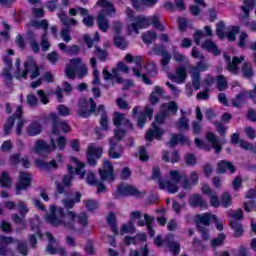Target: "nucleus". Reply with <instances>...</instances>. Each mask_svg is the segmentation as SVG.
Listing matches in <instances>:
<instances>
[{"instance_id":"9b49d317","label":"nucleus","mask_w":256,"mask_h":256,"mask_svg":"<svg viewBox=\"0 0 256 256\" xmlns=\"http://www.w3.org/2000/svg\"><path fill=\"white\" fill-rule=\"evenodd\" d=\"M224 61L226 62L227 66L226 69L232 75H239V65H241L245 61V56H229L227 53L223 54Z\"/></svg>"},{"instance_id":"f704fd0d","label":"nucleus","mask_w":256,"mask_h":256,"mask_svg":"<svg viewBox=\"0 0 256 256\" xmlns=\"http://www.w3.org/2000/svg\"><path fill=\"white\" fill-rule=\"evenodd\" d=\"M230 227L234 231V237L239 239V237H243V233H245V229H243V224L237 220H230Z\"/></svg>"},{"instance_id":"58836bf2","label":"nucleus","mask_w":256,"mask_h":256,"mask_svg":"<svg viewBox=\"0 0 256 256\" xmlns=\"http://www.w3.org/2000/svg\"><path fill=\"white\" fill-rule=\"evenodd\" d=\"M233 205V198L229 192H224L220 197V206L229 209Z\"/></svg>"},{"instance_id":"4c0bfd02","label":"nucleus","mask_w":256,"mask_h":256,"mask_svg":"<svg viewBox=\"0 0 256 256\" xmlns=\"http://www.w3.org/2000/svg\"><path fill=\"white\" fill-rule=\"evenodd\" d=\"M27 135L30 137H35L36 135L41 134V124L39 122H32L26 128Z\"/></svg>"},{"instance_id":"aec40b11","label":"nucleus","mask_w":256,"mask_h":256,"mask_svg":"<svg viewBox=\"0 0 256 256\" xmlns=\"http://www.w3.org/2000/svg\"><path fill=\"white\" fill-rule=\"evenodd\" d=\"M15 243L13 236H0V255L6 256L11 253V248L8 245Z\"/></svg>"},{"instance_id":"37998d69","label":"nucleus","mask_w":256,"mask_h":256,"mask_svg":"<svg viewBox=\"0 0 256 256\" xmlns=\"http://www.w3.org/2000/svg\"><path fill=\"white\" fill-rule=\"evenodd\" d=\"M142 41L146 45H151L157 41V33L155 31H148L142 34Z\"/></svg>"},{"instance_id":"09e8293b","label":"nucleus","mask_w":256,"mask_h":256,"mask_svg":"<svg viewBox=\"0 0 256 256\" xmlns=\"http://www.w3.org/2000/svg\"><path fill=\"white\" fill-rule=\"evenodd\" d=\"M216 79L218 91H226V89L229 87L227 78L224 75H217Z\"/></svg>"},{"instance_id":"4d7b16f0","label":"nucleus","mask_w":256,"mask_h":256,"mask_svg":"<svg viewBox=\"0 0 256 256\" xmlns=\"http://www.w3.org/2000/svg\"><path fill=\"white\" fill-rule=\"evenodd\" d=\"M216 35L219 39H225V22L223 20L216 24Z\"/></svg>"},{"instance_id":"f8f14e48","label":"nucleus","mask_w":256,"mask_h":256,"mask_svg":"<svg viewBox=\"0 0 256 256\" xmlns=\"http://www.w3.org/2000/svg\"><path fill=\"white\" fill-rule=\"evenodd\" d=\"M101 157H103V148L96 147L94 143L90 144L86 152L88 165L95 167L97 165V159H101Z\"/></svg>"},{"instance_id":"a211bd4d","label":"nucleus","mask_w":256,"mask_h":256,"mask_svg":"<svg viewBox=\"0 0 256 256\" xmlns=\"http://www.w3.org/2000/svg\"><path fill=\"white\" fill-rule=\"evenodd\" d=\"M195 219H196V228H197V225H204V227H211V223H213V220L217 219V215L212 213L197 214L195 216Z\"/></svg>"},{"instance_id":"864d4df0","label":"nucleus","mask_w":256,"mask_h":256,"mask_svg":"<svg viewBox=\"0 0 256 256\" xmlns=\"http://www.w3.org/2000/svg\"><path fill=\"white\" fill-rule=\"evenodd\" d=\"M81 51V47L79 45L74 44L71 46H65V54L70 55L71 57H75V55H79V52Z\"/></svg>"},{"instance_id":"e2e57ef3","label":"nucleus","mask_w":256,"mask_h":256,"mask_svg":"<svg viewBox=\"0 0 256 256\" xmlns=\"http://www.w3.org/2000/svg\"><path fill=\"white\" fill-rule=\"evenodd\" d=\"M177 127L183 131H189V119L185 116H181L177 122Z\"/></svg>"},{"instance_id":"2f4dec72","label":"nucleus","mask_w":256,"mask_h":256,"mask_svg":"<svg viewBox=\"0 0 256 256\" xmlns=\"http://www.w3.org/2000/svg\"><path fill=\"white\" fill-rule=\"evenodd\" d=\"M203 49H206L208 53H212V55H215V57L221 55V50H219V47H217V44L211 40H206L202 44Z\"/></svg>"},{"instance_id":"473e14b6","label":"nucleus","mask_w":256,"mask_h":256,"mask_svg":"<svg viewBox=\"0 0 256 256\" xmlns=\"http://www.w3.org/2000/svg\"><path fill=\"white\" fill-rule=\"evenodd\" d=\"M106 221L112 233H114V235H119V225H117V216L115 215V212H110Z\"/></svg>"},{"instance_id":"f3484780","label":"nucleus","mask_w":256,"mask_h":256,"mask_svg":"<svg viewBox=\"0 0 256 256\" xmlns=\"http://www.w3.org/2000/svg\"><path fill=\"white\" fill-rule=\"evenodd\" d=\"M110 148L108 149V157L110 159H121L123 155V145L115 142L113 139H109Z\"/></svg>"},{"instance_id":"79ce46f5","label":"nucleus","mask_w":256,"mask_h":256,"mask_svg":"<svg viewBox=\"0 0 256 256\" xmlns=\"http://www.w3.org/2000/svg\"><path fill=\"white\" fill-rule=\"evenodd\" d=\"M144 69L146 70V72L150 77H157V75L159 74V70L157 69V64H155V62L153 61H148L145 64Z\"/></svg>"},{"instance_id":"69168bd1","label":"nucleus","mask_w":256,"mask_h":256,"mask_svg":"<svg viewBox=\"0 0 256 256\" xmlns=\"http://www.w3.org/2000/svg\"><path fill=\"white\" fill-rule=\"evenodd\" d=\"M185 163L189 167H195L197 165V157L193 153L186 154Z\"/></svg>"},{"instance_id":"a18cd8bd","label":"nucleus","mask_w":256,"mask_h":256,"mask_svg":"<svg viewBox=\"0 0 256 256\" xmlns=\"http://www.w3.org/2000/svg\"><path fill=\"white\" fill-rule=\"evenodd\" d=\"M94 55L101 63H105V61H107V57H109L107 50H103L99 46H95Z\"/></svg>"},{"instance_id":"338daca9","label":"nucleus","mask_w":256,"mask_h":256,"mask_svg":"<svg viewBox=\"0 0 256 256\" xmlns=\"http://www.w3.org/2000/svg\"><path fill=\"white\" fill-rule=\"evenodd\" d=\"M228 217H231L234 221H243V209L238 208L236 211L229 213Z\"/></svg>"},{"instance_id":"e433bc0d","label":"nucleus","mask_w":256,"mask_h":256,"mask_svg":"<svg viewBox=\"0 0 256 256\" xmlns=\"http://www.w3.org/2000/svg\"><path fill=\"white\" fill-rule=\"evenodd\" d=\"M147 22L146 25L150 27V25H153L155 29H158V31H165V26L159 21V16H150L146 18Z\"/></svg>"},{"instance_id":"1a4fd4ad","label":"nucleus","mask_w":256,"mask_h":256,"mask_svg":"<svg viewBox=\"0 0 256 256\" xmlns=\"http://www.w3.org/2000/svg\"><path fill=\"white\" fill-rule=\"evenodd\" d=\"M117 193L122 197H136V199H141L147 195L145 190L139 191L135 186L124 185L123 183L117 186Z\"/></svg>"},{"instance_id":"cd10ccee","label":"nucleus","mask_w":256,"mask_h":256,"mask_svg":"<svg viewBox=\"0 0 256 256\" xmlns=\"http://www.w3.org/2000/svg\"><path fill=\"white\" fill-rule=\"evenodd\" d=\"M137 68H132V71L134 75L140 79H142V82H144L145 85H153V81L147 76V74H142L141 70L143 69V65L141 64V61L136 62Z\"/></svg>"},{"instance_id":"b1692460","label":"nucleus","mask_w":256,"mask_h":256,"mask_svg":"<svg viewBox=\"0 0 256 256\" xmlns=\"http://www.w3.org/2000/svg\"><path fill=\"white\" fill-rule=\"evenodd\" d=\"M77 65H81V58L70 59V66H67L65 69V75L69 79H75L77 77Z\"/></svg>"},{"instance_id":"0eeeda50","label":"nucleus","mask_w":256,"mask_h":256,"mask_svg":"<svg viewBox=\"0 0 256 256\" xmlns=\"http://www.w3.org/2000/svg\"><path fill=\"white\" fill-rule=\"evenodd\" d=\"M49 211L50 212L45 216L46 223L53 225V227H59L65 218V210L63 207H56L55 205H51Z\"/></svg>"},{"instance_id":"bb28decb","label":"nucleus","mask_w":256,"mask_h":256,"mask_svg":"<svg viewBox=\"0 0 256 256\" xmlns=\"http://www.w3.org/2000/svg\"><path fill=\"white\" fill-rule=\"evenodd\" d=\"M206 140L208 143H211L216 155H219L221 151H223V146H221V143H219V140L217 139V136L213 132H207L206 133Z\"/></svg>"},{"instance_id":"6ab92c4d","label":"nucleus","mask_w":256,"mask_h":256,"mask_svg":"<svg viewBox=\"0 0 256 256\" xmlns=\"http://www.w3.org/2000/svg\"><path fill=\"white\" fill-rule=\"evenodd\" d=\"M31 185V174L29 172H20L19 182L16 184V194L19 195V191L27 189Z\"/></svg>"},{"instance_id":"5fc2aeb1","label":"nucleus","mask_w":256,"mask_h":256,"mask_svg":"<svg viewBox=\"0 0 256 256\" xmlns=\"http://www.w3.org/2000/svg\"><path fill=\"white\" fill-rule=\"evenodd\" d=\"M87 73V66L83 64V61L81 60V64L76 65V75L78 76V79H83Z\"/></svg>"},{"instance_id":"de8ad7c7","label":"nucleus","mask_w":256,"mask_h":256,"mask_svg":"<svg viewBox=\"0 0 256 256\" xmlns=\"http://www.w3.org/2000/svg\"><path fill=\"white\" fill-rule=\"evenodd\" d=\"M225 239H227V236L225 235V233L222 232V233L218 234V237L213 238L211 240L210 245L213 249H217V247H221V245H223V243H225Z\"/></svg>"},{"instance_id":"c85d7f7f","label":"nucleus","mask_w":256,"mask_h":256,"mask_svg":"<svg viewBox=\"0 0 256 256\" xmlns=\"http://www.w3.org/2000/svg\"><path fill=\"white\" fill-rule=\"evenodd\" d=\"M188 203L193 209L197 207H200V209H207V202L199 194H194L192 197H190Z\"/></svg>"},{"instance_id":"c03bdc74","label":"nucleus","mask_w":256,"mask_h":256,"mask_svg":"<svg viewBox=\"0 0 256 256\" xmlns=\"http://www.w3.org/2000/svg\"><path fill=\"white\" fill-rule=\"evenodd\" d=\"M12 180L11 176H9V173L6 171L2 172L0 174V187H3L4 189H9L11 187Z\"/></svg>"},{"instance_id":"603ef678","label":"nucleus","mask_w":256,"mask_h":256,"mask_svg":"<svg viewBox=\"0 0 256 256\" xmlns=\"http://www.w3.org/2000/svg\"><path fill=\"white\" fill-rule=\"evenodd\" d=\"M40 46L42 51L45 53L51 49V42H49V38L47 37V32H44L41 36Z\"/></svg>"},{"instance_id":"f257e3e1","label":"nucleus","mask_w":256,"mask_h":256,"mask_svg":"<svg viewBox=\"0 0 256 256\" xmlns=\"http://www.w3.org/2000/svg\"><path fill=\"white\" fill-rule=\"evenodd\" d=\"M16 72L14 73L15 79H27V75H30V79H37L41 73L39 72V67L35 62L33 56H28L24 62V70L21 71V60L16 59L15 63Z\"/></svg>"},{"instance_id":"a878e982","label":"nucleus","mask_w":256,"mask_h":256,"mask_svg":"<svg viewBox=\"0 0 256 256\" xmlns=\"http://www.w3.org/2000/svg\"><path fill=\"white\" fill-rule=\"evenodd\" d=\"M97 115L101 113V118H100V126L104 131L109 130V118L107 117V111L105 110V105L100 104L97 107Z\"/></svg>"},{"instance_id":"39448f33","label":"nucleus","mask_w":256,"mask_h":256,"mask_svg":"<svg viewBox=\"0 0 256 256\" xmlns=\"http://www.w3.org/2000/svg\"><path fill=\"white\" fill-rule=\"evenodd\" d=\"M78 107L79 110L77 115L81 119H89L91 115H97V103L93 98H90L89 100L81 98L78 102Z\"/></svg>"},{"instance_id":"5701e85b","label":"nucleus","mask_w":256,"mask_h":256,"mask_svg":"<svg viewBox=\"0 0 256 256\" xmlns=\"http://www.w3.org/2000/svg\"><path fill=\"white\" fill-rule=\"evenodd\" d=\"M113 124L115 127H121V125H124L133 131V124L131 123V120L125 118V114H121V112L114 113Z\"/></svg>"},{"instance_id":"393cba45","label":"nucleus","mask_w":256,"mask_h":256,"mask_svg":"<svg viewBox=\"0 0 256 256\" xmlns=\"http://www.w3.org/2000/svg\"><path fill=\"white\" fill-rule=\"evenodd\" d=\"M249 99V91L247 90H242L240 91L234 99H232V107H235L236 109H241V106L245 101Z\"/></svg>"},{"instance_id":"7ed1b4c3","label":"nucleus","mask_w":256,"mask_h":256,"mask_svg":"<svg viewBox=\"0 0 256 256\" xmlns=\"http://www.w3.org/2000/svg\"><path fill=\"white\" fill-rule=\"evenodd\" d=\"M70 163H74L76 168L72 165L67 166L68 175H65V187H71V182L75 179V175H79L80 179H85V175H87V171L85 169V163L79 161V158L75 156L70 157Z\"/></svg>"},{"instance_id":"4468645a","label":"nucleus","mask_w":256,"mask_h":256,"mask_svg":"<svg viewBox=\"0 0 256 256\" xmlns=\"http://www.w3.org/2000/svg\"><path fill=\"white\" fill-rule=\"evenodd\" d=\"M65 209H73L77 203H81V192L65 190Z\"/></svg>"},{"instance_id":"c756f323","label":"nucleus","mask_w":256,"mask_h":256,"mask_svg":"<svg viewBox=\"0 0 256 256\" xmlns=\"http://www.w3.org/2000/svg\"><path fill=\"white\" fill-rule=\"evenodd\" d=\"M147 17H137L135 19V22L131 24L132 31L136 33V35H139V29H147Z\"/></svg>"},{"instance_id":"6e6552de","label":"nucleus","mask_w":256,"mask_h":256,"mask_svg":"<svg viewBox=\"0 0 256 256\" xmlns=\"http://www.w3.org/2000/svg\"><path fill=\"white\" fill-rule=\"evenodd\" d=\"M51 145L47 144L43 139L36 141L34 146V152L40 157H49L56 149L55 138L50 139Z\"/></svg>"},{"instance_id":"72a5a7b5","label":"nucleus","mask_w":256,"mask_h":256,"mask_svg":"<svg viewBox=\"0 0 256 256\" xmlns=\"http://www.w3.org/2000/svg\"><path fill=\"white\" fill-rule=\"evenodd\" d=\"M241 71L244 79H253L255 77V70H253V65L250 62H244Z\"/></svg>"},{"instance_id":"bf43d9fd","label":"nucleus","mask_w":256,"mask_h":256,"mask_svg":"<svg viewBox=\"0 0 256 256\" xmlns=\"http://www.w3.org/2000/svg\"><path fill=\"white\" fill-rule=\"evenodd\" d=\"M167 115H169V113L161 109L160 113L155 115L154 123L156 125H163V123H165V119H167Z\"/></svg>"},{"instance_id":"2eb2a0df","label":"nucleus","mask_w":256,"mask_h":256,"mask_svg":"<svg viewBox=\"0 0 256 256\" xmlns=\"http://www.w3.org/2000/svg\"><path fill=\"white\" fill-rule=\"evenodd\" d=\"M151 127L152 129L147 130L145 134L146 141L151 142L154 139H156V141H161L165 135V130L159 127L155 122H152Z\"/></svg>"},{"instance_id":"423d86ee","label":"nucleus","mask_w":256,"mask_h":256,"mask_svg":"<svg viewBox=\"0 0 256 256\" xmlns=\"http://www.w3.org/2000/svg\"><path fill=\"white\" fill-rule=\"evenodd\" d=\"M57 109H58V114L55 112H52L47 116L48 121L53 122V126H52L53 135H61V133H65V123L63 122L61 123L59 119V116L65 117V106L59 105Z\"/></svg>"},{"instance_id":"c9c22d12","label":"nucleus","mask_w":256,"mask_h":256,"mask_svg":"<svg viewBox=\"0 0 256 256\" xmlns=\"http://www.w3.org/2000/svg\"><path fill=\"white\" fill-rule=\"evenodd\" d=\"M152 179L158 181L159 189L162 191L165 190V181L161 177V168H159V166L152 169Z\"/></svg>"},{"instance_id":"7c9ffc66","label":"nucleus","mask_w":256,"mask_h":256,"mask_svg":"<svg viewBox=\"0 0 256 256\" xmlns=\"http://www.w3.org/2000/svg\"><path fill=\"white\" fill-rule=\"evenodd\" d=\"M243 3L244 5L240 7V9L244 12L242 19H249L251 11L255 9V0H244Z\"/></svg>"},{"instance_id":"774afa93","label":"nucleus","mask_w":256,"mask_h":256,"mask_svg":"<svg viewBox=\"0 0 256 256\" xmlns=\"http://www.w3.org/2000/svg\"><path fill=\"white\" fill-rule=\"evenodd\" d=\"M239 26H233L232 30L226 33V37L229 41H235L237 39V33H239Z\"/></svg>"},{"instance_id":"0e129e2a","label":"nucleus","mask_w":256,"mask_h":256,"mask_svg":"<svg viewBox=\"0 0 256 256\" xmlns=\"http://www.w3.org/2000/svg\"><path fill=\"white\" fill-rule=\"evenodd\" d=\"M13 125H15V117L10 116L7 122L4 124V133L5 135L11 134V129H13Z\"/></svg>"},{"instance_id":"f03ea898","label":"nucleus","mask_w":256,"mask_h":256,"mask_svg":"<svg viewBox=\"0 0 256 256\" xmlns=\"http://www.w3.org/2000/svg\"><path fill=\"white\" fill-rule=\"evenodd\" d=\"M97 5L102 7V10L96 18V23L100 31L107 33V31H109V27H111V22H109L107 16L116 13L115 5H113L109 0H98Z\"/></svg>"},{"instance_id":"680f3d73","label":"nucleus","mask_w":256,"mask_h":256,"mask_svg":"<svg viewBox=\"0 0 256 256\" xmlns=\"http://www.w3.org/2000/svg\"><path fill=\"white\" fill-rule=\"evenodd\" d=\"M31 26L35 29H44V33H47V30L49 29V22L47 20H41V21H34L31 23Z\"/></svg>"},{"instance_id":"dca6fc26","label":"nucleus","mask_w":256,"mask_h":256,"mask_svg":"<svg viewBox=\"0 0 256 256\" xmlns=\"http://www.w3.org/2000/svg\"><path fill=\"white\" fill-rule=\"evenodd\" d=\"M47 237L49 240L48 246L46 247L47 253H50L51 255H60L64 256L65 251L62 247L59 246V242L57 240L53 239V235L51 233H47Z\"/></svg>"},{"instance_id":"052dcab7","label":"nucleus","mask_w":256,"mask_h":256,"mask_svg":"<svg viewBox=\"0 0 256 256\" xmlns=\"http://www.w3.org/2000/svg\"><path fill=\"white\" fill-rule=\"evenodd\" d=\"M192 86L194 87L195 91H199L201 89V74L198 72L192 73Z\"/></svg>"},{"instance_id":"8fccbe9b","label":"nucleus","mask_w":256,"mask_h":256,"mask_svg":"<svg viewBox=\"0 0 256 256\" xmlns=\"http://www.w3.org/2000/svg\"><path fill=\"white\" fill-rule=\"evenodd\" d=\"M207 69H209V65H207L203 60H200L196 63V66L192 68V73L201 75V73H204Z\"/></svg>"},{"instance_id":"20e7f679","label":"nucleus","mask_w":256,"mask_h":256,"mask_svg":"<svg viewBox=\"0 0 256 256\" xmlns=\"http://www.w3.org/2000/svg\"><path fill=\"white\" fill-rule=\"evenodd\" d=\"M65 219L66 229H75V223H77V219L81 227H87V225H89V216L87 215V212H81L77 215L74 211L66 210Z\"/></svg>"},{"instance_id":"49530a36","label":"nucleus","mask_w":256,"mask_h":256,"mask_svg":"<svg viewBox=\"0 0 256 256\" xmlns=\"http://www.w3.org/2000/svg\"><path fill=\"white\" fill-rule=\"evenodd\" d=\"M163 111H166L171 113L172 115H177V111H179V106L177 105V102L171 101L168 104L162 105Z\"/></svg>"},{"instance_id":"3c124183","label":"nucleus","mask_w":256,"mask_h":256,"mask_svg":"<svg viewBox=\"0 0 256 256\" xmlns=\"http://www.w3.org/2000/svg\"><path fill=\"white\" fill-rule=\"evenodd\" d=\"M155 217L150 216L149 214H144V220H138V227H152Z\"/></svg>"},{"instance_id":"4be33fe9","label":"nucleus","mask_w":256,"mask_h":256,"mask_svg":"<svg viewBox=\"0 0 256 256\" xmlns=\"http://www.w3.org/2000/svg\"><path fill=\"white\" fill-rule=\"evenodd\" d=\"M165 243L173 255H179L181 253V244L175 242V236L173 234H167L165 236Z\"/></svg>"},{"instance_id":"ddd939ff","label":"nucleus","mask_w":256,"mask_h":256,"mask_svg":"<svg viewBox=\"0 0 256 256\" xmlns=\"http://www.w3.org/2000/svg\"><path fill=\"white\" fill-rule=\"evenodd\" d=\"M98 173L100 175L101 181H115V168H113V163L109 160L103 162V169H99Z\"/></svg>"},{"instance_id":"ea45409f","label":"nucleus","mask_w":256,"mask_h":256,"mask_svg":"<svg viewBox=\"0 0 256 256\" xmlns=\"http://www.w3.org/2000/svg\"><path fill=\"white\" fill-rule=\"evenodd\" d=\"M36 165L37 167H40V169H44V171H51V169H57V163L55 162V160H52L49 163H47L41 159H37Z\"/></svg>"},{"instance_id":"13d9d810","label":"nucleus","mask_w":256,"mask_h":256,"mask_svg":"<svg viewBox=\"0 0 256 256\" xmlns=\"http://www.w3.org/2000/svg\"><path fill=\"white\" fill-rule=\"evenodd\" d=\"M176 75L178 79V83H183L185 79H187V69H185V66H180L176 69Z\"/></svg>"},{"instance_id":"a19ab883","label":"nucleus","mask_w":256,"mask_h":256,"mask_svg":"<svg viewBox=\"0 0 256 256\" xmlns=\"http://www.w3.org/2000/svg\"><path fill=\"white\" fill-rule=\"evenodd\" d=\"M28 39L31 51L36 54L40 53L41 48L39 47V42L35 39V34L33 32L28 33Z\"/></svg>"},{"instance_id":"9d476101","label":"nucleus","mask_w":256,"mask_h":256,"mask_svg":"<svg viewBox=\"0 0 256 256\" xmlns=\"http://www.w3.org/2000/svg\"><path fill=\"white\" fill-rule=\"evenodd\" d=\"M149 55H155L156 57H162L160 60V65L165 69L171 63V53L163 45H154V47L149 52Z\"/></svg>"},{"instance_id":"6e6d98bb","label":"nucleus","mask_w":256,"mask_h":256,"mask_svg":"<svg viewBox=\"0 0 256 256\" xmlns=\"http://www.w3.org/2000/svg\"><path fill=\"white\" fill-rule=\"evenodd\" d=\"M114 45H116L118 49H121L122 51H125V49H127V42L125 41V38H123V36L121 35L114 36Z\"/></svg>"},{"instance_id":"412c9836","label":"nucleus","mask_w":256,"mask_h":256,"mask_svg":"<svg viewBox=\"0 0 256 256\" xmlns=\"http://www.w3.org/2000/svg\"><path fill=\"white\" fill-rule=\"evenodd\" d=\"M228 171L231 175H233V173L237 171V167H235V165H233L230 161L227 160H221L217 163V173L223 175Z\"/></svg>"}]
</instances>
